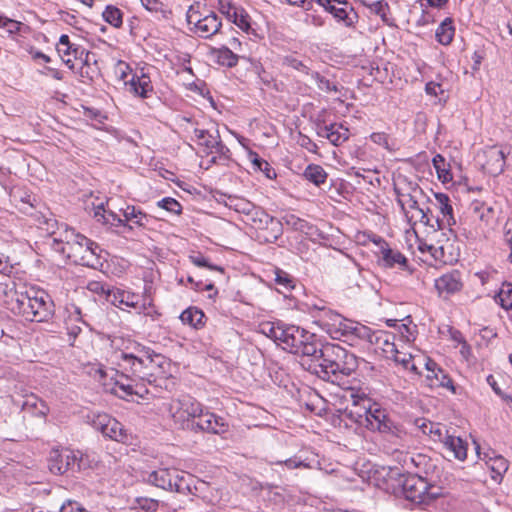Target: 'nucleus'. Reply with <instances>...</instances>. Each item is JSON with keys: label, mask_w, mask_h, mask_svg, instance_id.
I'll return each instance as SVG.
<instances>
[{"label": "nucleus", "mask_w": 512, "mask_h": 512, "mask_svg": "<svg viewBox=\"0 0 512 512\" xmlns=\"http://www.w3.org/2000/svg\"><path fill=\"white\" fill-rule=\"evenodd\" d=\"M270 466H285L288 469H297V468H309V464L305 463L304 461L300 460L298 457H293L286 459L284 461H276V462H269Z\"/></svg>", "instance_id": "obj_58"}, {"label": "nucleus", "mask_w": 512, "mask_h": 512, "mask_svg": "<svg viewBox=\"0 0 512 512\" xmlns=\"http://www.w3.org/2000/svg\"><path fill=\"white\" fill-rule=\"evenodd\" d=\"M155 365V359L151 358L149 353H146L145 356L142 357H136L127 363H119V367L124 371L129 372L131 377L134 379L146 380L149 383L155 380L152 379L154 376L153 370Z\"/></svg>", "instance_id": "obj_11"}, {"label": "nucleus", "mask_w": 512, "mask_h": 512, "mask_svg": "<svg viewBox=\"0 0 512 512\" xmlns=\"http://www.w3.org/2000/svg\"><path fill=\"white\" fill-rule=\"evenodd\" d=\"M112 345L117 349L114 353V358L118 365L119 363H127L136 357L145 356L148 353L145 347L129 339L115 338L112 341Z\"/></svg>", "instance_id": "obj_16"}, {"label": "nucleus", "mask_w": 512, "mask_h": 512, "mask_svg": "<svg viewBox=\"0 0 512 512\" xmlns=\"http://www.w3.org/2000/svg\"><path fill=\"white\" fill-rule=\"evenodd\" d=\"M249 160L251 161L253 168L255 170L263 172L268 179H273L276 177L275 170L266 160L259 157V155L256 152H249Z\"/></svg>", "instance_id": "obj_45"}, {"label": "nucleus", "mask_w": 512, "mask_h": 512, "mask_svg": "<svg viewBox=\"0 0 512 512\" xmlns=\"http://www.w3.org/2000/svg\"><path fill=\"white\" fill-rule=\"evenodd\" d=\"M57 51L59 55L63 57L64 63L70 68H74V64L70 56L72 55L75 59L80 58L84 53V50L80 46L70 42L68 35H61L59 42L57 43Z\"/></svg>", "instance_id": "obj_26"}, {"label": "nucleus", "mask_w": 512, "mask_h": 512, "mask_svg": "<svg viewBox=\"0 0 512 512\" xmlns=\"http://www.w3.org/2000/svg\"><path fill=\"white\" fill-rule=\"evenodd\" d=\"M472 211L474 216L483 224L480 226L479 230L475 231L472 237L477 238L485 236V227L490 226L496 219L494 208L484 202L475 201L472 203Z\"/></svg>", "instance_id": "obj_20"}, {"label": "nucleus", "mask_w": 512, "mask_h": 512, "mask_svg": "<svg viewBox=\"0 0 512 512\" xmlns=\"http://www.w3.org/2000/svg\"><path fill=\"white\" fill-rule=\"evenodd\" d=\"M88 422L105 437L123 444H132L133 435L123 425L106 413H93L87 416Z\"/></svg>", "instance_id": "obj_7"}, {"label": "nucleus", "mask_w": 512, "mask_h": 512, "mask_svg": "<svg viewBox=\"0 0 512 512\" xmlns=\"http://www.w3.org/2000/svg\"><path fill=\"white\" fill-rule=\"evenodd\" d=\"M486 162L484 168L491 175H499L504 171L506 154L505 151L496 146L489 147L485 151Z\"/></svg>", "instance_id": "obj_24"}, {"label": "nucleus", "mask_w": 512, "mask_h": 512, "mask_svg": "<svg viewBox=\"0 0 512 512\" xmlns=\"http://www.w3.org/2000/svg\"><path fill=\"white\" fill-rule=\"evenodd\" d=\"M21 407L23 411L40 418H45L49 412L47 404L32 393L24 397Z\"/></svg>", "instance_id": "obj_29"}, {"label": "nucleus", "mask_w": 512, "mask_h": 512, "mask_svg": "<svg viewBox=\"0 0 512 512\" xmlns=\"http://www.w3.org/2000/svg\"><path fill=\"white\" fill-rule=\"evenodd\" d=\"M108 302L119 308H122V306L136 308L139 297L133 293L113 288L111 294H109Z\"/></svg>", "instance_id": "obj_32"}, {"label": "nucleus", "mask_w": 512, "mask_h": 512, "mask_svg": "<svg viewBox=\"0 0 512 512\" xmlns=\"http://www.w3.org/2000/svg\"><path fill=\"white\" fill-rule=\"evenodd\" d=\"M370 139L373 143L388 151H394L396 149L395 142L384 132H374L370 135Z\"/></svg>", "instance_id": "obj_52"}, {"label": "nucleus", "mask_w": 512, "mask_h": 512, "mask_svg": "<svg viewBox=\"0 0 512 512\" xmlns=\"http://www.w3.org/2000/svg\"><path fill=\"white\" fill-rule=\"evenodd\" d=\"M215 56L217 62L226 67H234L237 65L239 60V55L231 50L229 47H221L215 50Z\"/></svg>", "instance_id": "obj_41"}, {"label": "nucleus", "mask_w": 512, "mask_h": 512, "mask_svg": "<svg viewBox=\"0 0 512 512\" xmlns=\"http://www.w3.org/2000/svg\"><path fill=\"white\" fill-rule=\"evenodd\" d=\"M435 202L433 205L439 210L440 215L433 216L432 223L434 221L439 229H444L446 226H451L455 223L453 218V208L450 204L449 197L444 193H436L434 195Z\"/></svg>", "instance_id": "obj_19"}, {"label": "nucleus", "mask_w": 512, "mask_h": 512, "mask_svg": "<svg viewBox=\"0 0 512 512\" xmlns=\"http://www.w3.org/2000/svg\"><path fill=\"white\" fill-rule=\"evenodd\" d=\"M197 484L201 487L206 485L205 482L195 479L193 475L177 470V478L174 479L172 491L196 495L199 490Z\"/></svg>", "instance_id": "obj_23"}, {"label": "nucleus", "mask_w": 512, "mask_h": 512, "mask_svg": "<svg viewBox=\"0 0 512 512\" xmlns=\"http://www.w3.org/2000/svg\"><path fill=\"white\" fill-rule=\"evenodd\" d=\"M175 478H177V469L161 468L149 474L148 482L156 487L172 491Z\"/></svg>", "instance_id": "obj_27"}, {"label": "nucleus", "mask_w": 512, "mask_h": 512, "mask_svg": "<svg viewBox=\"0 0 512 512\" xmlns=\"http://www.w3.org/2000/svg\"><path fill=\"white\" fill-rule=\"evenodd\" d=\"M281 333L279 334L282 336L279 345L293 354L296 353L304 340L312 338V333L294 325H284Z\"/></svg>", "instance_id": "obj_17"}, {"label": "nucleus", "mask_w": 512, "mask_h": 512, "mask_svg": "<svg viewBox=\"0 0 512 512\" xmlns=\"http://www.w3.org/2000/svg\"><path fill=\"white\" fill-rule=\"evenodd\" d=\"M355 357L337 344L327 343L321 346V352L308 371L319 378L338 383L342 376H348L354 370Z\"/></svg>", "instance_id": "obj_3"}, {"label": "nucleus", "mask_w": 512, "mask_h": 512, "mask_svg": "<svg viewBox=\"0 0 512 512\" xmlns=\"http://www.w3.org/2000/svg\"><path fill=\"white\" fill-rule=\"evenodd\" d=\"M227 206L234 209L236 212L246 215L252 214L255 210V205L252 202L237 196H229Z\"/></svg>", "instance_id": "obj_46"}, {"label": "nucleus", "mask_w": 512, "mask_h": 512, "mask_svg": "<svg viewBox=\"0 0 512 512\" xmlns=\"http://www.w3.org/2000/svg\"><path fill=\"white\" fill-rule=\"evenodd\" d=\"M381 255V263L384 267L399 266L400 269H406L408 260L400 251L382 246Z\"/></svg>", "instance_id": "obj_31"}, {"label": "nucleus", "mask_w": 512, "mask_h": 512, "mask_svg": "<svg viewBox=\"0 0 512 512\" xmlns=\"http://www.w3.org/2000/svg\"><path fill=\"white\" fill-rule=\"evenodd\" d=\"M229 21L233 22L247 34H256L251 24V18L243 8H239Z\"/></svg>", "instance_id": "obj_44"}, {"label": "nucleus", "mask_w": 512, "mask_h": 512, "mask_svg": "<svg viewBox=\"0 0 512 512\" xmlns=\"http://www.w3.org/2000/svg\"><path fill=\"white\" fill-rule=\"evenodd\" d=\"M60 512H86V509L77 501L67 500L61 506Z\"/></svg>", "instance_id": "obj_64"}, {"label": "nucleus", "mask_w": 512, "mask_h": 512, "mask_svg": "<svg viewBox=\"0 0 512 512\" xmlns=\"http://www.w3.org/2000/svg\"><path fill=\"white\" fill-rule=\"evenodd\" d=\"M360 339H364L373 345L374 337L376 336V330H372L371 328L361 325V324H353L350 323L349 331Z\"/></svg>", "instance_id": "obj_48"}, {"label": "nucleus", "mask_w": 512, "mask_h": 512, "mask_svg": "<svg viewBox=\"0 0 512 512\" xmlns=\"http://www.w3.org/2000/svg\"><path fill=\"white\" fill-rule=\"evenodd\" d=\"M261 214L264 217L265 224L267 225L262 238L265 242H275L282 235V224L279 220L269 216L268 214Z\"/></svg>", "instance_id": "obj_36"}, {"label": "nucleus", "mask_w": 512, "mask_h": 512, "mask_svg": "<svg viewBox=\"0 0 512 512\" xmlns=\"http://www.w3.org/2000/svg\"><path fill=\"white\" fill-rule=\"evenodd\" d=\"M283 64L289 68H292L294 70L303 72L305 74H309V68L303 64L302 61L296 59L293 56H287L283 60Z\"/></svg>", "instance_id": "obj_60"}, {"label": "nucleus", "mask_w": 512, "mask_h": 512, "mask_svg": "<svg viewBox=\"0 0 512 512\" xmlns=\"http://www.w3.org/2000/svg\"><path fill=\"white\" fill-rule=\"evenodd\" d=\"M454 32L453 21L450 18H446L437 28L436 38L439 43L448 45L454 37Z\"/></svg>", "instance_id": "obj_43"}, {"label": "nucleus", "mask_w": 512, "mask_h": 512, "mask_svg": "<svg viewBox=\"0 0 512 512\" xmlns=\"http://www.w3.org/2000/svg\"><path fill=\"white\" fill-rule=\"evenodd\" d=\"M488 466L495 475H493V479L497 477H502V475L508 470V461L502 456H496L494 458H490L488 462Z\"/></svg>", "instance_id": "obj_50"}, {"label": "nucleus", "mask_w": 512, "mask_h": 512, "mask_svg": "<svg viewBox=\"0 0 512 512\" xmlns=\"http://www.w3.org/2000/svg\"><path fill=\"white\" fill-rule=\"evenodd\" d=\"M0 28L5 29L8 33H17L20 29V22L13 19L0 16Z\"/></svg>", "instance_id": "obj_63"}, {"label": "nucleus", "mask_w": 512, "mask_h": 512, "mask_svg": "<svg viewBox=\"0 0 512 512\" xmlns=\"http://www.w3.org/2000/svg\"><path fill=\"white\" fill-rule=\"evenodd\" d=\"M240 7L235 6L230 0H219V11L227 17L228 20L232 19V15L238 11Z\"/></svg>", "instance_id": "obj_62"}, {"label": "nucleus", "mask_w": 512, "mask_h": 512, "mask_svg": "<svg viewBox=\"0 0 512 512\" xmlns=\"http://www.w3.org/2000/svg\"><path fill=\"white\" fill-rule=\"evenodd\" d=\"M195 137L198 140V144L203 146L207 153L218 154L225 156L229 149L222 143L217 128L212 129H194Z\"/></svg>", "instance_id": "obj_15"}, {"label": "nucleus", "mask_w": 512, "mask_h": 512, "mask_svg": "<svg viewBox=\"0 0 512 512\" xmlns=\"http://www.w3.org/2000/svg\"><path fill=\"white\" fill-rule=\"evenodd\" d=\"M394 190L397 202L411 226L417 222L430 227L435 226L432 223V211L429 208L420 207L418 203V197L423 194V191L417 183L408 181L405 177H398L394 182Z\"/></svg>", "instance_id": "obj_5"}, {"label": "nucleus", "mask_w": 512, "mask_h": 512, "mask_svg": "<svg viewBox=\"0 0 512 512\" xmlns=\"http://www.w3.org/2000/svg\"><path fill=\"white\" fill-rule=\"evenodd\" d=\"M275 282L277 285L287 290L294 288L293 277L289 273L281 269L275 270Z\"/></svg>", "instance_id": "obj_56"}, {"label": "nucleus", "mask_w": 512, "mask_h": 512, "mask_svg": "<svg viewBox=\"0 0 512 512\" xmlns=\"http://www.w3.org/2000/svg\"><path fill=\"white\" fill-rule=\"evenodd\" d=\"M389 359H393L396 363L401 364L407 370L417 372V367L413 363L412 356L410 354L400 352L396 349L395 355H392Z\"/></svg>", "instance_id": "obj_53"}, {"label": "nucleus", "mask_w": 512, "mask_h": 512, "mask_svg": "<svg viewBox=\"0 0 512 512\" xmlns=\"http://www.w3.org/2000/svg\"><path fill=\"white\" fill-rule=\"evenodd\" d=\"M87 289L92 293L105 296V299L108 301L113 287L100 281H91L88 283Z\"/></svg>", "instance_id": "obj_55"}, {"label": "nucleus", "mask_w": 512, "mask_h": 512, "mask_svg": "<svg viewBox=\"0 0 512 512\" xmlns=\"http://www.w3.org/2000/svg\"><path fill=\"white\" fill-rule=\"evenodd\" d=\"M442 443L453 454L455 459L460 461L466 459L467 443L462 438L447 433Z\"/></svg>", "instance_id": "obj_34"}, {"label": "nucleus", "mask_w": 512, "mask_h": 512, "mask_svg": "<svg viewBox=\"0 0 512 512\" xmlns=\"http://www.w3.org/2000/svg\"><path fill=\"white\" fill-rule=\"evenodd\" d=\"M186 20L190 31L201 38H211L220 31L222 23L214 12L201 15L198 9L191 5L186 13Z\"/></svg>", "instance_id": "obj_8"}, {"label": "nucleus", "mask_w": 512, "mask_h": 512, "mask_svg": "<svg viewBox=\"0 0 512 512\" xmlns=\"http://www.w3.org/2000/svg\"><path fill=\"white\" fill-rule=\"evenodd\" d=\"M303 176L309 182L315 184L316 186H320L326 182L328 175L322 166L317 164H309L305 168Z\"/></svg>", "instance_id": "obj_40"}, {"label": "nucleus", "mask_w": 512, "mask_h": 512, "mask_svg": "<svg viewBox=\"0 0 512 512\" xmlns=\"http://www.w3.org/2000/svg\"><path fill=\"white\" fill-rule=\"evenodd\" d=\"M49 245L75 264L93 268L99 264L98 245L64 224L52 232Z\"/></svg>", "instance_id": "obj_2"}, {"label": "nucleus", "mask_w": 512, "mask_h": 512, "mask_svg": "<svg viewBox=\"0 0 512 512\" xmlns=\"http://www.w3.org/2000/svg\"><path fill=\"white\" fill-rule=\"evenodd\" d=\"M327 11L346 26H352L357 18L353 8L344 0H338L333 5L328 6Z\"/></svg>", "instance_id": "obj_28"}, {"label": "nucleus", "mask_w": 512, "mask_h": 512, "mask_svg": "<svg viewBox=\"0 0 512 512\" xmlns=\"http://www.w3.org/2000/svg\"><path fill=\"white\" fill-rule=\"evenodd\" d=\"M410 462L418 469L419 472H423L424 474H428L435 465L426 455L417 454L410 457Z\"/></svg>", "instance_id": "obj_49"}, {"label": "nucleus", "mask_w": 512, "mask_h": 512, "mask_svg": "<svg viewBox=\"0 0 512 512\" xmlns=\"http://www.w3.org/2000/svg\"><path fill=\"white\" fill-rule=\"evenodd\" d=\"M180 320L185 325L200 329L205 325V314L199 308L191 306L180 314Z\"/></svg>", "instance_id": "obj_35"}, {"label": "nucleus", "mask_w": 512, "mask_h": 512, "mask_svg": "<svg viewBox=\"0 0 512 512\" xmlns=\"http://www.w3.org/2000/svg\"><path fill=\"white\" fill-rule=\"evenodd\" d=\"M110 391L123 399L135 393L131 384H126L121 380H116Z\"/></svg>", "instance_id": "obj_54"}, {"label": "nucleus", "mask_w": 512, "mask_h": 512, "mask_svg": "<svg viewBox=\"0 0 512 512\" xmlns=\"http://www.w3.org/2000/svg\"><path fill=\"white\" fill-rule=\"evenodd\" d=\"M404 497L415 503H426L439 496L438 488L418 474L408 475L402 483Z\"/></svg>", "instance_id": "obj_6"}, {"label": "nucleus", "mask_w": 512, "mask_h": 512, "mask_svg": "<svg viewBox=\"0 0 512 512\" xmlns=\"http://www.w3.org/2000/svg\"><path fill=\"white\" fill-rule=\"evenodd\" d=\"M104 20L114 27L122 25V12L114 6H107L103 12Z\"/></svg>", "instance_id": "obj_51"}, {"label": "nucleus", "mask_w": 512, "mask_h": 512, "mask_svg": "<svg viewBox=\"0 0 512 512\" xmlns=\"http://www.w3.org/2000/svg\"><path fill=\"white\" fill-rule=\"evenodd\" d=\"M312 78L317 82L318 88L325 92L336 91V86L332 84L328 79L321 76L318 72L311 74Z\"/></svg>", "instance_id": "obj_61"}, {"label": "nucleus", "mask_w": 512, "mask_h": 512, "mask_svg": "<svg viewBox=\"0 0 512 512\" xmlns=\"http://www.w3.org/2000/svg\"><path fill=\"white\" fill-rule=\"evenodd\" d=\"M123 216L125 218L124 221L133 222L139 227H147L152 220L151 216L145 214L135 206H127L123 210Z\"/></svg>", "instance_id": "obj_38"}, {"label": "nucleus", "mask_w": 512, "mask_h": 512, "mask_svg": "<svg viewBox=\"0 0 512 512\" xmlns=\"http://www.w3.org/2000/svg\"><path fill=\"white\" fill-rule=\"evenodd\" d=\"M283 328H284L283 324L267 323V324L263 325L262 330L268 337L273 339L279 345V343L281 341V337H282L279 334H282L281 332H282Z\"/></svg>", "instance_id": "obj_57"}, {"label": "nucleus", "mask_w": 512, "mask_h": 512, "mask_svg": "<svg viewBox=\"0 0 512 512\" xmlns=\"http://www.w3.org/2000/svg\"><path fill=\"white\" fill-rule=\"evenodd\" d=\"M432 163L440 181L447 183L453 179L452 173L450 171V165L446 162L442 155H435Z\"/></svg>", "instance_id": "obj_42"}, {"label": "nucleus", "mask_w": 512, "mask_h": 512, "mask_svg": "<svg viewBox=\"0 0 512 512\" xmlns=\"http://www.w3.org/2000/svg\"><path fill=\"white\" fill-rule=\"evenodd\" d=\"M434 287L440 298L448 299L450 296L460 292L463 288L461 272L452 270L441 275L435 279Z\"/></svg>", "instance_id": "obj_14"}, {"label": "nucleus", "mask_w": 512, "mask_h": 512, "mask_svg": "<svg viewBox=\"0 0 512 512\" xmlns=\"http://www.w3.org/2000/svg\"><path fill=\"white\" fill-rule=\"evenodd\" d=\"M158 206L175 214L181 213V205L180 203L175 200L174 198H164L158 202Z\"/></svg>", "instance_id": "obj_59"}, {"label": "nucleus", "mask_w": 512, "mask_h": 512, "mask_svg": "<svg viewBox=\"0 0 512 512\" xmlns=\"http://www.w3.org/2000/svg\"><path fill=\"white\" fill-rule=\"evenodd\" d=\"M125 86L130 93L141 98H148L153 92L150 77L144 73L125 81Z\"/></svg>", "instance_id": "obj_25"}, {"label": "nucleus", "mask_w": 512, "mask_h": 512, "mask_svg": "<svg viewBox=\"0 0 512 512\" xmlns=\"http://www.w3.org/2000/svg\"><path fill=\"white\" fill-rule=\"evenodd\" d=\"M350 405H347L343 414L352 422L366 427L371 431L380 433H393L394 423L387 412L378 404H371L364 393H358L352 388L344 391L342 396Z\"/></svg>", "instance_id": "obj_1"}, {"label": "nucleus", "mask_w": 512, "mask_h": 512, "mask_svg": "<svg viewBox=\"0 0 512 512\" xmlns=\"http://www.w3.org/2000/svg\"><path fill=\"white\" fill-rule=\"evenodd\" d=\"M10 309L31 322L48 321L54 313V304L49 295L34 287L10 294Z\"/></svg>", "instance_id": "obj_4"}, {"label": "nucleus", "mask_w": 512, "mask_h": 512, "mask_svg": "<svg viewBox=\"0 0 512 512\" xmlns=\"http://www.w3.org/2000/svg\"><path fill=\"white\" fill-rule=\"evenodd\" d=\"M394 340V334L382 330H376L373 345L376 349L381 350L386 358H390L392 355H395L397 349Z\"/></svg>", "instance_id": "obj_30"}, {"label": "nucleus", "mask_w": 512, "mask_h": 512, "mask_svg": "<svg viewBox=\"0 0 512 512\" xmlns=\"http://www.w3.org/2000/svg\"><path fill=\"white\" fill-rule=\"evenodd\" d=\"M317 135L330 141L331 144L339 146L349 138V130L339 123L318 126Z\"/></svg>", "instance_id": "obj_21"}, {"label": "nucleus", "mask_w": 512, "mask_h": 512, "mask_svg": "<svg viewBox=\"0 0 512 512\" xmlns=\"http://www.w3.org/2000/svg\"><path fill=\"white\" fill-rule=\"evenodd\" d=\"M416 423L422 433L429 436L433 441L442 442L448 433L446 427L440 423L431 422L426 419L417 420Z\"/></svg>", "instance_id": "obj_33"}, {"label": "nucleus", "mask_w": 512, "mask_h": 512, "mask_svg": "<svg viewBox=\"0 0 512 512\" xmlns=\"http://www.w3.org/2000/svg\"><path fill=\"white\" fill-rule=\"evenodd\" d=\"M94 218L105 225L126 226L124 220H122L116 213L113 211H106L103 203L94 208Z\"/></svg>", "instance_id": "obj_37"}, {"label": "nucleus", "mask_w": 512, "mask_h": 512, "mask_svg": "<svg viewBox=\"0 0 512 512\" xmlns=\"http://www.w3.org/2000/svg\"><path fill=\"white\" fill-rule=\"evenodd\" d=\"M425 367L427 370L426 382L430 388H447L455 393L452 379L436 362L428 359Z\"/></svg>", "instance_id": "obj_18"}, {"label": "nucleus", "mask_w": 512, "mask_h": 512, "mask_svg": "<svg viewBox=\"0 0 512 512\" xmlns=\"http://www.w3.org/2000/svg\"><path fill=\"white\" fill-rule=\"evenodd\" d=\"M79 452L70 449H53L48 459L49 470L54 474H64L75 466L80 468Z\"/></svg>", "instance_id": "obj_10"}, {"label": "nucleus", "mask_w": 512, "mask_h": 512, "mask_svg": "<svg viewBox=\"0 0 512 512\" xmlns=\"http://www.w3.org/2000/svg\"><path fill=\"white\" fill-rule=\"evenodd\" d=\"M495 300L505 310H512V284L503 283Z\"/></svg>", "instance_id": "obj_47"}, {"label": "nucleus", "mask_w": 512, "mask_h": 512, "mask_svg": "<svg viewBox=\"0 0 512 512\" xmlns=\"http://www.w3.org/2000/svg\"><path fill=\"white\" fill-rule=\"evenodd\" d=\"M197 421H191V429H199L213 434H224L229 430L228 422L221 416L209 411H204L201 407V413L196 416Z\"/></svg>", "instance_id": "obj_12"}, {"label": "nucleus", "mask_w": 512, "mask_h": 512, "mask_svg": "<svg viewBox=\"0 0 512 512\" xmlns=\"http://www.w3.org/2000/svg\"><path fill=\"white\" fill-rule=\"evenodd\" d=\"M201 407V403L190 396L172 399L166 404L170 417L182 427H191L190 420L196 419V416L201 413Z\"/></svg>", "instance_id": "obj_9"}, {"label": "nucleus", "mask_w": 512, "mask_h": 512, "mask_svg": "<svg viewBox=\"0 0 512 512\" xmlns=\"http://www.w3.org/2000/svg\"><path fill=\"white\" fill-rule=\"evenodd\" d=\"M320 327L333 339H338L348 334L350 322H347L340 314L331 311H323L318 319Z\"/></svg>", "instance_id": "obj_13"}, {"label": "nucleus", "mask_w": 512, "mask_h": 512, "mask_svg": "<svg viewBox=\"0 0 512 512\" xmlns=\"http://www.w3.org/2000/svg\"><path fill=\"white\" fill-rule=\"evenodd\" d=\"M84 321L81 318V313L78 308H74L73 311H68V316L65 318V326L67 333L73 338L77 337L81 332V324Z\"/></svg>", "instance_id": "obj_39"}, {"label": "nucleus", "mask_w": 512, "mask_h": 512, "mask_svg": "<svg viewBox=\"0 0 512 512\" xmlns=\"http://www.w3.org/2000/svg\"><path fill=\"white\" fill-rule=\"evenodd\" d=\"M324 345L325 344L319 343L316 340L315 335L312 334V338L304 340L299 349L296 350L295 354L301 357L300 363L305 370L308 371L309 363H313L317 360L321 352V346Z\"/></svg>", "instance_id": "obj_22"}]
</instances>
